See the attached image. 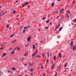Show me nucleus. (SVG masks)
<instances>
[{"label": "nucleus", "mask_w": 76, "mask_h": 76, "mask_svg": "<svg viewBox=\"0 0 76 76\" xmlns=\"http://www.w3.org/2000/svg\"><path fill=\"white\" fill-rule=\"evenodd\" d=\"M70 45L71 46V49H72V47H73V42L71 41L70 43Z\"/></svg>", "instance_id": "nucleus-1"}, {"label": "nucleus", "mask_w": 76, "mask_h": 76, "mask_svg": "<svg viewBox=\"0 0 76 76\" xmlns=\"http://www.w3.org/2000/svg\"><path fill=\"white\" fill-rule=\"evenodd\" d=\"M76 46H75V45H74L73 48H72V50L74 51H75V50H76Z\"/></svg>", "instance_id": "nucleus-2"}, {"label": "nucleus", "mask_w": 76, "mask_h": 76, "mask_svg": "<svg viewBox=\"0 0 76 76\" xmlns=\"http://www.w3.org/2000/svg\"><path fill=\"white\" fill-rule=\"evenodd\" d=\"M31 37H28L27 39L28 41V42H29L30 41V40H31Z\"/></svg>", "instance_id": "nucleus-3"}, {"label": "nucleus", "mask_w": 76, "mask_h": 76, "mask_svg": "<svg viewBox=\"0 0 76 76\" xmlns=\"http://www.w3.org/2000/svg\"><path fill=\"white\" fill-rule=\"evenodd\" d=\"M54 66H55V64L54 63L51 67V69H53L54 67Z\"/></svg>", "instance_id": "nucleus-4"}, {"label": "nucleus", "mask_w": 76, "mask_h": 76, "mask_svg": "<svg viewBox=\"0 0 76 76\" xmlns=\"http://www.w3.org/2000/svg\"><path fill=\"white\" fill-rule=\"evenodd\" d=\"M6 55V53H4V54L2 55V57H4Z\"/></svg>", "instance_id": "nucleus-5"}, {"label": "nucleus", "mask_w": 76, "mask_h": 76, "mask_svg": "<svg viewBox=\"0 0 76 76\" xmlns=\"http://www.w3.org/2000/svg\"><path fill=\"white\" fill-rule=\"evenodd\" d=\"M59 56L60 58H61V53H59Z\"/></svg>", "instance_id": "nucleus-6"}, {"label": "nucleus", "mask_w": 76, "mask_h": 76, "mask_svg": "<svg viewBox=\"0 0 76 76\" xmlns=\"http://www.w3.org/2000/svg\"><path fill=\"white\" fill-rule=\"evenodd\" d=\"M16 42V40L15 39L13 40L12 42V44H13L14 42Z\"/></svg>", "instance_id": "nucleus-7"}, {"label": "nucleus", "mask_w": 76, "mask_h": 76, "mask_svg": "<svg viewBox=\"0 0 76 76\" xmlns=\"http://www.w3.org/2000/svg\"><path fill=\"white\" fill-rule=\"evenodd\" d=\"M15 53V51H13L10 53V54H14Z\"/></svg>", "instance_id": "nucleus-8"}, {"label": "nucleus", "mask_w": 76, "mask_h": 76, "mask_svg": "<svg viewBox=\"0 0 76 76\" xmlns=\"http://www.w3.org/2000/svg\"><path fill=\"white\" fill-rule=\"evenodd\" d=\"M68 63H66L64 64V67H66L67 66Z\"/></svg>", "instance_id": "nucleus-9"}, {"label": "nucleus", "mask_w": 76, "mask_h": 76, "mask_svg": "<svg viewBox=\"0 0 76 76\" xmlns=\"http://www.w3.org/2000/svg\"><path fill=\"white\" fill-rule=\"evenodd\" d=\"M34 53L36 55H37V54H38V50H37Z\"/></svg>", "instance_id": "nucleus-10"}, {"label": "nucleus", "mask_w": 76, "mask_h": 76, "mask_svg": "<svg viewBox=\"0 0 76 76\" xmlns=\"http://www.w3.org/2000/svg\"><path fill=\"white\" fill-rule=\"evenodd\" d=\"M54 6V2H53L51 5V7H53Z\"/></svg>", "instance_id": "nucleus-11"}, {"label": "nucleus", "mask_w": 76, "mask_h": 76, "mask_svg": "<svg viewBox=\"0 0 76 76\" xmlns=\"http://www.w3.org/2000/svg\"><path fill=\"white\" fill-rule=\"evenodd\" d=\"M29 4V2H27L25 3V5H26V4Z\"/></svg>", "instance_id": "nucleus-12"}, {"label": "nucleus", "mask_w": 76, "mask_h": 76, "mask_svg": "<svg viewBox=\"0 0 76 76\" xmlns=\"http://www.w3.org/2000/svg\"><path fill=\"white\" fill-rule=\"evenodd\" d=\"M53 59H54L55 60H56V56H54Z\"/></svg>", "instance_id": "nucleus-13"}, {"label": "nucleus", "mask_w": 76, "mask_h": 76, "mask_svg": "<svg viewBox=\"0 0 76 76\" xmlns=\"http://www.w3.org/2000/svg\"><path fill=\"white\" fill-rule=\"evenodd\" d=\"M62 27H61V28H59V31H61V29H62Z\"/></svg>", "instance_id": "nucleus-14"}, {"label": "nucleus", "mask_w": 76, "mask_h": 76, "mask_svg": "<svg viewBox=\"0 0 76 76\" xmlns=\"http://www.w3.org/2000/svg\"><path fill=\"white\" fill-rule=\"evenodd\" d=\"M75 0H74L73 1V2H72L71 5L72 6V5H73V4L74 3H75Z\"/></svg>", "instance_id": "nucleus-15"}, {"label": "nucleus", "mask_w": 76, "mask_h": 76, "mask_svg": "<svg viewBox=\"0 0 76 76\" xmlns=\"http://www.w3.org/2000/svg\"><path fill=\"white\" fill-rule=\"evenodd\" d=\"M15 34H13L11 35L10 36V37H11V38H12V37H13V36H14V35H15Z\"/></svg>", "instance_id": "nucleus-16"}, {"label": "nucleus", "mask_w": 76, "mask_h": 76, "mask_svg": "<svg viewBox=\"0 0 76 76\" xmlns=\"http://www.w3.org/2000/svg\"><path fill=\"white\" fill-rule=\"evenodd\" d=\"M12 70H16V69L14 67H12Z\"/></svg>", "instance_id": "nucleus-17"}, {"label": "nucleus", "mask_w": 76, "mask_h": 76, "mask_svg": "<svg viewBox=\"0 0 76 76\" xmlns=\"http://www.w3.org/2000/svg\"><path fill=\"white\" fill-rule=\"evenodd\" d=\"M66 17L68 18H69V14H66Z\"/></svg>", "instance_id": "nucleus-18"}, {"label": "nucleus", "mask_w": 76, "mask_h": 76, "mask_svg": "<svg viewBox=\"0 0 76 76\" xmlns=\"http://www.w3.org/2000/svg\"><path fill=\"white\" fill-rule=\"evenodd\" d=\"M4 14H6V13H3V14H0V16H2V15H4Z\"/></svg>", "instance_id": "nucleus-19"}, {"label": "nucleus", "mask_w": 76, "mask_h": 76, "mask_svg": "<svg viewBox=\"0 0 76 76\" xmlns=\"http://www.w3.org/2000/svg\"><path fill=\"white\" fill-rule=\"evenodd\" d=\"M63 11H64V9H62L61 10H60V12H63Z\"/></svg>", "instance_id": "nucleus-20"}, {"label": "nucleus", "mask_w": 76, "mask_h": 76, "mask_svg": "<svg viewBox=\"0 0 76 76\" xmlns=\"http://www.w3.org/2000/svg\"><path fill=\"white\" fill-rule=\"evenodd\" d=\"M12 13H13V14H15V13H16V11L14 10V11L12 12Z\"/></svg>", "instance_id": "nucleus-21"}, {"label": "nucleus", "mask_w": 76, "mask_h": 76, "mask_svg": "<svg viewBox=\"0 0 76 76\" xmlns=\"http://www.w3.org/2000/svg\"><path fill=\"white\" fill-rule=\"evenodd\" d=\"M46 62V63H48V58H47Z\"/></svg>", "instance_id": "nucleus-22"}, {"label": "nucleus", "mask_w": 76, "mask_h": 76, "mask_svg": "<svg viewBox=\"0 0 76 76\" xmlns=\"http://www.w3.org/2000/svg\"><path fill=\"white\" fill-rule=\"evenodd\" d=\"M42 54L43 57H45V56H44V53H42Z\"/></svg>", "instance_id": "nucleus-23"}, {"label": "nucleus", "mask_w": 76, "mask_h": 76, "mask_svg": "<svg viewBox=\"0 0 76 76\" xmlns=\"http://www.w3.org/2000/svg\"><path fill=\"white\" fill-rule=\"evenodd\" d=\"M33 49H35V46L34 45H33Z\"/></svg>", "instance_id": "nucleus-24"}, {"label": "nucleus", "mask_w": 76, "mask_h": 76, "mask_svg": "<svg viewBox=\"0 0 76 76\" xmlns=\"http://www.w3.org/2000/svg\"><path fill=\"white\" fill-rule=\"evenodd\" d=\"M67 12L69 13V14H70V12L69 11H67Z\"/></svg>", "instance_id": "nucleus-25"}, {"label": "nucleus", "mask_w": 76, "mask_h": 76, "mask_svg": "<svg viewBox=\"0 0 76 76\" xmlns=\"http://www.w3.org/2000/svg\"><path fill=\"white\" fill-rule=\"evenodd\" d=\"M28 45H29V44L28 43L26 45H25V47H28Z\"/></svg>", "instance_id": "nucleus-26"}, {"label": "nucleus", "mask_w": 76, "mask_h": 76, "mask_svg": "<svg viewBox=\"0 0 76 76\" xmlns=\"http://www.w3.org/2000/svg\"><path fill=\"white\" fill-rule=\"evenodd\" d=\"M33 70H34V69H33L31 68L30 69L31 72H32L33 71Z\"/></svg>", "instance_id": "nucleus-27"}, {"label": "nucleus", "mask_w": 76, "mask_h": 76, "mask_svg": "<svg viewBox=\"0 0 76 76\" xmlns=\"http://www.w3.org/2000/svg\"><path fill=\"white\" fill-rule=\"evenodd\" d=\"M49 22H50V20H48L46 21V23H48Z\"/></svg>", "instance_id": "nucleus-28"}, {"label": "nucleus", "mask_w": 76, "mask_h": 76, "mask_svg": "<svg viewBox=\"0 0 76 76\" xmlns=\"http://www.w3.org/2000/svg\"><path fill=\"white\" fill-rule=\"evenodd\" d=\"M35 53H34L33 54V55L32 56V57H34V56H35Z\"/></svg>", "instance_id": "nucleus-29"}, {"label": "nucleus", "mask_w": 76, "mask_h": 76, "mask_svg": "<svg viewBox=\"0 0 76 76\" xmlns=\"http://www.w3.org/2000/svg\"><path fill=\"white\" fill-rule=\"evenodd\" d=\"M7 28H8L9 27V24H8L6 26Z\"/></svg>", "instance_id": "nucleus-30"}, {"label": "nucleus", "mask_w": 76, "mask_h": 76, "mask_svg": "<svg viewBox=\"0 0 76 76\" xmlns=\"http://www.w3.org/2000/svg\"><path fill=\"white\" fill-rule=\"evenodd\" d=\"M58 27H56L55 29H54V31H56V30L57 29H58Z\"/></svg>", "instance_id": "nucleus-31"}, {"label": "nucleus", "mask_w": 76, "mask_h": 76, "mask_svg": "<svg viewBox=\"0 0 76 76\" xmlns=\"http://www.w3.org/2000/svg\"><path fill=\"white\" fill-rule=\"evenodd\" d=\"M37 57L38 58H39L40 57V56L39 55H37Z\"/></svg>", "instance_id": "nucleus-32"}, {"label": "nucleus", "mask_w": 76, "mask_h": 76, "mask_svg": "<svg viewBox=\"0 0 76 76\" xmlns=\"http://www.w3.org/2000/svg\"><path fill=\"white\" fill-rule=\"evenodd\" d=\"M26 31L25 30H24L23 31H22V33H24L25 32H26Z\"/></svg>", "instance_id": "nucleus-33"}, {"label": "nucleus", "mask_w": 76, "mask_h": 76, "mask_svg": "<svg viewBox=\"0 0 76 76\" xmlns=\"http://www.w3.org/2000/svg\"><path fill=\"white\" fill-rule=\"evenodd\" d=\"M28 28V27H24V29H26V28Z\"/></svg>", "instance_id": "nucleus-34"}, {"label": "nucleus", "mask_w": 76, "mask_h": 76, "mask_svg": "<svg viewBox=\"0 0 76 76\" xmlns=\"http://www.w3.org/2000/svg\"><path fill=\"white\" fill-rule=\"evenodd\" d=\"M27 54H28V53H26V54L24 55V56H27Z\"/></svg>", "instance_id": "nucleus-35"}, {"label": "nucleus", "mask_w": 76, "mask_h": 76, "mask_svg": "<svg viewBox=\"0 0 76 76\" xmlns=\"http://www.w3.org/2000/svg\"><path fill=\"white\" fill-rule=\"evenodd\" d=\"M63 17H62L60 19V20H62V19H63Z\"/></svg>", "instance_id": "nucleus-36"}, {"label": "nucleus", "mask_w": 76, "mask_h": 76, "mask_svg": "<svg viewBox=\"0 0 76 76\" xmlns=\"http://www.w3.org/2000/svg\"><path fill=\"white\" fill-rule=\"evenodd\" d=\"M60 66H59L58 67L57 69H59V68H60Z\"/></svg>", "instance_id": "nucleus-37"}, {"label": "nucleus", "mask_w": 76, "mask_h": 76, "mask_svg": "<svg viewBox=\"0 0 76 76\" xmlns=\"http://www.w3.org/2000/svg\"><path fill=\"white\" fill-rule=\"evenodd\" d=\"M42 19L43 20H44V19H45V17H44Z\"/></svg>", "instance_id": "nucleus-38"}, {"label": "nucleus", "mask_w": 76, "mask_h": 76, "mask_svg": "<svg viewBox=\"0 0 76 76\" xmlns=\"http://www.w3.org/2000/svg\"><path fill=\"white\" fill-rule=\"evenodd\" d=\"M48 27H46L45 28V29H48Z\"/></svg>", "instance_id": "nucleus-39"}, {"label": "nucleus", "mask_w": 76, "mask_h": 76, "mask_svg": "<svg viewBox=\"0 0 76 76\" xmlns=\"http://www.w3.org/2000/svg\"><path fill=\"white\" fill-rule=\"evenodd\" d=\"M76 18H75L74 20V22H76Z\"/></svg>", "instance_id": "nucleus-40"}, {"label": "nucleus", "mask_w": 76, "mask_h": 76, "mask_svg": "<svg viewBox=\"0 0 76 76\" xmlns=\"http://www.w3.org/2000/svg\"><path fill=\"white\" fill-rule=\"evenodd\" d=\"M29 65H30V66H32V64H29Z\"/></svg>", "instance_id": "nucleus-41"}, {"label": "nucleus", "mask_w": 76, "mask_h": 76, "mask_svg": "<svg viewBox=\"0 0 76 76\" xmlns=\"http://www.w3.org/2000/svg\"><path fill=\"white\" fill-rule=\"evenodd\" d=\"M31 76H33V75H34V74H33V73H31Z\"/></svg>", "instance_id": "nucleus-42"}, {"label": "nucleus", "mask_w": 76, "mask_h": 76, "mask_svg": "<svg viewBox=\"0 0 76 76\" xmlns=\"http://www.w3.org/2000/svg\"><path fill=\"white\" fill-rule=\"evenodd\" d=\"M43 76H45V73H43Z\"/></svg>", "instance_id": "nucleus-43"}, {"label": "nucleus", "mask_w": 76, "mask_h": 76, "mask_svg": "<svg viewBox=\"0 0 76 76\" xmlns=\"http://www.w3.org/2000/svg\"><path fill=\"white\" fill-rule=\"evenodd\" d=\"M41 69H43V66H42L41 67Z\"/></svg>", "instance_id": "nucleus-44"}, {"label": "nucleus", "mask_w": 76, "mask_h": 76, "mask_svg": "<svg viewBox=\"0 0 76 76\" xmlns=\"http://www.w3.org/2000/svg\"><path fill=\"white\" fill-rule=\"evenodd\" d=\"M24 66H26V63L25 64Z\"/></svg>", "instance_id": "nucleus-45"}, {"label": "nucleus", "mask_w": 76, "mask_h": 76, "mask_svg": "<svg viewBox=\"0 0 76 76\" xmlns=\"http://www.w3.org/2000/svg\"><path fill=\"white\" fill-rule=\"evenodd\" d=\"M12 50V48H11L10 49V51H11V50Z\"/></svg>", "instance_id": "nucleus-46"}, {"label": "nucleus", "mask_w": 76, "mask_h": 76, "mask_svg": "<svg viewBox=\"0 0 76 76\" xmlns=\"http://www.w3.org/2000/svg\"><path fill=\"white\" fill-rule=\"evenodd\" d=\"M25 4H24V5H23V6H22V7H24V6H25Z\"/></svg>", "instance_id": "nucleus-47"}, {"label": "nucleus", "mask_w": 76, "mask_h": 76, "mask_svg": "<svg viewBox=\"0 0 76 76\" xmlns=\"http://www.w3.org/2000/svg\"><path fill=\"white\" fill-rule=\"evenodd\" d=\"M10 73H13V71H10Z\"/></svg>", "instance_id": "nucleus-48"}, {"label": "nucleus", "mask_w": 76, "mask_h": 76, "mask_svg": "<svg viewBox=\"0 0 76 76\" xmlns=\"http://www.w3.org/2000/svg\"><path fill=\"white\" fill-rule=\"evenodd\" d=\"M0 50H1V49H3V48H0Z\"/></svg>", "instance_id": "nucleus-49"}, {"label": "nucleus", "mask_w": 76, "mask_h": 76, "mask_svg": "<svg viewBox=\"0 0 76 76\" xmlns=\"http://www.w3.org/2000/svg\"><path fill=\"white\" fill-rule=\"evenodd\" d=\"M60 24L58 25V28L59 27V26H60Z\"/></svg>", "instance_id": "nucleus-50"}, {"label": "nucleus", "mask_w": 76, "mask_h": 76, "mask_svg": "<svg viewBox=\"0 0 76 76\" xmlns=\"http://www.w3.org/2000/svg\"><path fill=\"white\" fill-rule=\"evenodd\" d=\"M59 18V16H58L56 18V19H57Z\"/></svg>", "instance_id": "nucleus-51"}, {"label": "nucleus", "mask_w": 76, "mask_h": 76, "mask_svg": "<svg viewBox=\"0 0 76 76\" xmlns=\"http://www.w3.org/2000/svg\"><path fill=\"white\" fill-rule=\"evenodd\" d=\"M57 73H56L55 74V76H57Z\"/></svg>", "instance_id": "nucleus-52"}, {"label": "nucleus", "mask_w": 76, "mask_h": 76, "mask_svg": "<svg viewBox=\"0 0 76 76\" xmlns=\"http://www.w3.org/2000/svg\"><path fill=\"white\" fill-rule=\"evenodd\" d=\"M49 57H50V56H49V55H48V58H49Z\"/></svg>", "instance_id": "nucleus-53"}, {"label": "nucleus", "mask_w": 76, "mask_h": 76, "mask_svg": "<svg viewBox=\"0 0 76 76\" xmlns=\"http://www.w3.org/2000/svg\"><path fill=\"white\" fill-rule=\"evenodd\" d=\"M76 26V24L73 26V27H74V26Z\"/></svg>", "instance_id": "nucleus-54"}, {"label": "nucleus", "mask_w": 76, "mask_h": 76, "mask_svg": "<svg viewBox=\"0 0 76 76\" xmlns=\"http://www.w3.org/2000/svg\"><path fill=\"white\" fill-rule=\"evenodd\" d=\"M16 3H18V1H16Z\"/></svg>", "instance_id": "nucleus-55"}, {"label": "nucleus", "mask_w": 76, "mask_h": 76, "mask_svg": "<svg viewBox=\"0 0 76 76\" xmlns=\"http://www.w3.org/2000/svg\"><path fill=\"white\" fill-rule=\"evenodd\" d=\"M50 57H51V53H50Z\"/></svg>", "instance_id": "nucleus-56"}, {"label": "nucleus", "mask_w": 76, "mask_h": 76, "mask_svg": "<svg viewBox=\"0 0 76 76\" xmlns=\"http://www.w3.org/2000/svg\"><path fill=\"white\" fill-rule=\"evenodd\" d=\"M16 17H19V15H18L16 16Z\"/></svg>", "instance_id": "nucleus-57"}, {"label": "nucleus", "mask_w": 76, "mask_h": 76, "mask_svg": "<svg viewBox=\"0 0 76 76\" xmlns=\"http://www.w3.org/2000/svg\"><path fill=\"white\" fill-rule=\"evenodd\" d=\"M47 55H49V53H47Z\"/></svg>", "instance_id": "nucleus-58"}, {"label": "nucleus", "mask_w": 76, "mask_h": 76, "mask_svg": "<svg viewBox=\"0 0 76 76\" xmlns=\"http://www.w3.org/2000/svg\"><path fill=\"white\" fill-rule=\"evenodd\" d=\"M52 23H50L49 25H51Z\"/></svg>", "instance_id": "nucleus-59"}, {"label": "nucleus", "mask_w": 76, "mask_h": 76, "mask_svg": "<svg viewBox=\"0 0 76 76\" xmlns=\"http://www.w3.org/2000/svg\"><path fill=\"white\" fill-rule=\"evenodd\" d=\"M17 50H19V49L18 48H17Z\"/></svg>", "instance_id": "nucleus-60"}, {"label": "nucleus", "mask_w": 76, "mask_h": 76, "mask_svg": "<svg viewBox=\"0 0 76 76\" xmlns=\"http://www.w3.org/2000/svg\"><path fill=\"white\" fill-rule=\"evenodd\" d=\"M40 42H41V43H42L43 42L42 41H40Z\"/></svg>", "instance_id": "nucleus-61"}, {"label": "nucleus", "mask_w": 76, "mask_h": 76, "mask_svg": "<svg viewBox=\"0 0 76 76\" xmlns=\"http://www.w3.org/2000/svg\"><path fill=\"white\" fill-rule=\"evenodd\" d=\"M41 30H40V29H39L38 31H40Z\"/></svg>", "instance_id": "nucleus-62"}, {"label": "nucleus", "mask_w": 76, "mask_h": 76, "mask_svg": "<svg viewBox=\"0 0 76 76\" xmlns=\"http://www.w3.org/2000/svg\"><path fill=\"white\" fill-rule=\"evenodd\" d=\"M22 59H23V60H24L25 58H22Z\"/></svg>", "instance_id": "nucleus-63"}, {"label": "nucleus", "mask_w": 76, "mask_h": 76, "mask_svg": "<svg viewBox=\"0 0 76 76\" xmlns=\"http://www.w3.org/2000/svg\"><path fill=\"white\" fill-rule=\"evenodd\" d=\"M70 71L71 72H72V69H71Z\"/></svg>", "instance_id": "nucleus-64"}]
</instances>
